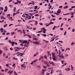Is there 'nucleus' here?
<instances>
[{
    "label": "nucleus",
    "mask_w": 75,
    "mask_h": 75,
    "mask_svg": "<svg viewBox=\"0 0 75 75\" xmlns=\"http://www.w3.org/2000/svg\"><path fill=\"white\" fill-rule=\"evenodd\" d=\"M42 35H43L44 37H47V35L46 34H41Z\"/></svg>",
    "instance_id": "obj_25"
},
{
    "label": "nucleus",
    "mask_w": 75,
    "mask_h": 75,
    "mask_svg": "<svg viewBox=\"0 0 75 75\" xmlns=\"http://www.w3.org/2000/svg\"><path fill=\"white\" fill-rule=\"evenodd\" d=\"M4 11L5 12H6V11H7V9H5L4 10Z\"/></svg>",
    "instance_id": "obj_56"
},
{
    "label": "nucleus",
    "mask_w": 75,
    "mask_h": 75,
    "mask_svg": "<svg viewBox=\"0 0 75 75\" xmlns=\"http://www.w3.org/2000/svg\"><path fill=\"white\" fill-rule=\"evenodd\" d=\"M59 8H62V6H61L59 7Z\"/></svg>",
    "instance_id": "obj_45"
},
{
    "label": "nucleus",
    "mask_w": 75,
    "mask_h": 75,
    "mask_svg": "<svg viewBox=\"0 0 75 75\" xmlns=\"http://www.w3.org/2000/svg\"><path fill=\"white\" fill-rule=\"evenodd\" d=\"M66 34H67V31H65L64 33V35H66Z\"/></svg>",
    "instance_id": "obj_39"
},
{
    "label": "nucleus",
    "mask_w": 75,
    "mask_h": 75,
    "mask_svg": "<svg viewBox=\"0 0 75 75\" xmlns=\"http://www.w3.org/2000/svg\"><path fill=\"white\" fill-rule=\"evenodd\" d=\"M52 65H53V66L55 65V64H54V62H52Z\"/></svg>",
    "instance_id": "obj_31"
},
{
    "label": "nucleus",
    "mask_w": 75,
    "mask_h": 75,
    "mask_svg": "<svg viewBox=\"0 0 75 75\" xmlns=\"http://www.w3.org/2000/svg\"><path fill=\"white\" fill-rule=\"evenodd\" d=\"M52 55L53 57H55V53H52Z\"/></svg>",
    "instance_id": "obj_7"
},
{
    "label": "nucleus",
    "mask_w": 75,
    "mask_h": 75,
    "mask_svg": "<svg viewBox=\"0 0 75 75\" xmlns=\"http://www.w3.org/2000/svg\"><path fill=\"white\" fill-rule=\"evenodd\" d=\"M10 35V33H6V35Z\"/></svg>",
    "instance_id": "obj_58"
},
{
    "label": "nucleus",
    "mask_w": 75,
    "mask_h": 75,
    "mask_svg": "<svg viewBox=\"0 0 75 75\" xmlns=\"http://www.w3.org/2000/svg\"><path fill=\"white\" fill-rule=\"evenodd\" d=\"M28 37L30 38H31V35H28Z\"/></svg>",
    "instance_id": "obj_27"
},
{
    "label": "nucleus",
    "mask_w": 75,
    "mask_h": 75,
    "mask_svg": "<svg viewBox=\"0 0 75 75\" xmlns=\"http://www.w3.org/2000/svg\"><path fill=\"white\" fill-rule=\"evenodd\" d=\"M21 55H20V57H21L22 56H23V55H24V54H23V53H21Z\"/></svg>",
    "instance_id": "obj_43"
},
{
    "label": "nucleus",
    "mask_w": 75,
    "mask_h": 75,
    "mask_svg": "<svg viewBox=\"0 0 75 75\" xmlns=\"http://www.w3.org/2000/svg\"><path fill=\"white\" fill-rule=\"evenodd\" d=\"M3 56L4 57H6V54L5 53H4L3 54Z\"/></svg>",
    "instance_id": "obj_33"
},
{
    "label": "nucleus",
    "mask_w": 75,
    "mask_h": 75,
    "mask_svg": "<svg viewBox=\"0 0 75 75\" xmlns=\"http://www.w3.org/2000/svg\"><path fill=\"white\" fill-rule=\"evenodd\" d=\"M74 42H72V43H71V45L72 46V45H74Z\"/></svg>",
    "instance_id": "obj_35"
},
{
    "label": "nucleus",
    "mask_w": 75,
    "mask_h": 75,
    "mask_svg": "<svg viewBox=\"0 0 75 75\" xmlns=\"http://www.w3.org/2000/svg\"><path fill=\"white\" fill-rule=\"evenodd\" d=\"M71 68L74 69V67H73L72 66V65H71Z\"/></svg>",
    "instance_id": "obj_59"
},
{
    "label": "nucleus",
    "mask_w": 75,
    "mask_h": 75,
    "mask_svg": "<svg viewBox=\"0 0 75 75\" xmlns=\"http://www.w3.org/2000/svg\"><path fill=\"white\" fill-rule=\"evenodd\" d=\"M37 59H35L34 61L33 62H35L36 63V62H37Z\"/></svg>",
    "instance_id": "obj_23"
},
{
    "label": "nucleus",
    "mask_w": 75,
    "mask_h": 75,
    "mask_svg": "<svg viewBox=\"0 0 75 75\" xmlns=\"http://www.w3.org/2000/svg\"><path fill=\"white\" fill-rule=\"evenodd\" d=\"M44 63L45 64H46V66L47 67H49L50 66V64H49V63L47 61H45L44 62Z\"/></svg>",
    "instance_id": "obj_2"
},
{
    "label": "nucleus",
    "mask_w": 75,
    "mask_h": 75,
    "mask_svg": "<svg viewBox=\"0 0 75 75\" xmlns=\"http://www.w3.org/2000/svg\"><path fill=\"white\" fill-rule=\"evenodd\" d=\"M4 21V20H3L2 21H0V23H3Z\"/></svg>",
    "instance_id": "obj_46"
},
{
    "label": "nucleus",
    "mask_w": 75,
    "mask_h": 75,
    "mask_svg": "<svg viewBox=\"0 0 75 75\" xmlns=\"http://www.w3.org/2000/svg\"><path fill=\"white\" fill-rule=\"evenodd\" d=\"M2 52H3V51L0 50V54H2Z\"/></svg>",
    "instance_id": "obj_40"
},
{
    "label": "nucleus",
    "mask_w": 75,
    "mask_h": 75,
    "mask_svg": "<svg viewBox=\"0 0 75 75\" xmlns=\"http://www.w3.org/2000/svg\"><path fill=\"white\" fill-rule=\"evenodd\" d=\"M63 29H64V28H60V30H62V31H63Z\"/></svg>",
    "instance_id": "obj_55"
},
{
    "label": "nucleus",
    "mask_w": 75,
    "mask_h": 75,
    "mask_svg": "<svg viewBox=\"0 0 75 75\" xmlns=\"http://www.w3.org/2000/svg\"><path fill=\"white\" fill-rule=\"evenodd\" d=\"M43 68H45V69H47V66H43Z\"/></svg>",
    "instance_id": "obj_15"
},
{
    "label": "nucleus",
    "mask_w": 75,
    "mask_h": 75,
    "mask_svg": "<svg viewBox=\"0 0 75 75\" xmlns=\"http://www.w3.org/2000/svg\"><path fill=\"white\" fill-rule=\"evenodd\" d=\"M56 57H52V59L53 60V61H55L56 60Z\"/></svg>",
    "instance_id": "obj_13"
},
{
    "label": "nucleus",
    "mask_w": 75,
    "mask_h": 75,
    "mask_svg": "<svg viewBox=\"0 0 75 75\" xmlns=\"http://www.w3.org/2000/svg\"><path fill=\"white\" fill-rule=\"evenodd\" d=\"M14 34V32H12L11 33V35H13Z\"/></svg>",
    "instance_id": "obj_60"
},
{
    "label": "nucleus",
    "mask_w": 75,
    "mask_h": 75,
    "mask_svg": "<svg viewBox=\"0 0 75 75\" xmlns=\"http://www.w3.org/2000/svg\"><path fill=\"white\" fill-rule=\"evenodd\" d=\"M47 52L48 54V55H50V52H49V51Z\"/></svg>",
    "instance_id": "obj_64"
},
{
    "label": "nucleus",
    "mask_w": 75,
    "mask_h": 75,
    "mask_svg": "<svg viewBox=\"0 0 75 75\" xmlns=\"http://www.w3.org/2000/svg\"><path fill=\"white\" fill-rule=\"evenodd\" d=\"M16 13H13V17H14V16H15V15H16Z\"/></svg>",
    "instance_id": "obj_42"
},
{
    "label": "nucleus",
    "mask_w": 75,
    "mask_h": 75,
    "mask_svg": "<svg viewBox=\"0 0 75 75\" xmlns=\"http://www.w3.org/2000/svg\"><path fill=\"white\" fill-rule=\"evenodd\" d=\"M1 32H3V30H4V29H3V28H1Z\"/></svg>",
    "instance_id": "obj_12"
},
{
    "label": "nucleus",
    "mask_w": 75,
    "mask_h": 75,
    "mask_svg": "<svg viewBox=\"0 0 75 75\" xmlns=\"http://www.w3.org/2000/svg\"><path fill=\"white\" fill-rule=\"evenodd\" d=\"M3 16H1L0 18L1 19H3Z\"/></svg>",
    "instance_id": "obj_61"
},
{
    "label": "nucleus",
    "mask_w": 75,
    "mask_h": 75,
    "mask_svg": "<svg viewBox=\"0 0 75 75\" xmlns=\"http://www.w3.org/2000/svg\"><path fill=\"white\" fill-rule=\"evenodd\" d=\"M5 9L7 10V9L8 8H7V6H5Z\"/></svg>",
    "instance_id": "obj_57"
},
{
    "label": "nucleus",
    "mask_w": 75,
    "mask_h": 75,
    "mask_svg": "<svg viewBox=\"0 0 75 75\" xmlns=\"http://www.w3.org/2000/svg\"><path fill=\"white\" fill-rule=\"evenodd\" d=\"M10 72H11V71L10 70L7 72V73L8 74H10Z\"/></svg>",
    "instance_id": "obj_49"
},
{
    "label": "nucleus",
    "mask_w": 75,
    "mask_h": 75,
    "mask_svg": "<svg viewBox=\"0 0 75 75\" xmlns=\"http://www.w3.org/2000/svg\"><path fill=\"white\" fill-rule=\"evenodd\" d=\"M69 14V13H67L63 14V15L64 16H66L67 15H68Z\"/></svg>",
    "instance_id": "obj_20"
},
{
    "label": "nucleus",
    "mask_w": 75,
    "mask_h": 75,
    "mask_svg": "<svg viewBox=\"0 0 75 75\" xmlns=\"http://www.w3.org/2000/svg\"><path fill=\"white\" fill-rule=\"evenodd\" d=\"M14 74H15V75H17V74H17V73H16V72L15 71H14Z\"/></svg>",
    "instance_id": "obj_51"
},
{
    "label": "nucleus",
    "mask_w": 75,
    "mask_h": 75,
    "mask_svg": "<svg viewBox=\"0 0 75 75\" xmlns=\"http://www.w3.org/2000/svg\"><path fill=\"white\" fill-rule=\"evenodd\" d=\"M28 42V41H23V44H24V43H26V42Z\"/></svg>",
    "instance_id": "obj_22"
},
{
    "label": "nucleus",
    "mask_w": 75,
    "mask_h": 75,
    "mask_svg": "<svg viewBox=\"0 0 75 75\" xmlns=\"http://www.w3.org/2000/svg\"><path fill=\"white\" fill-rule=\"evenodd\" d=\"M38 24V22H37V21H35V25H37Z\"/></svg>",
    "instance_id": "obj_44"
},
{
    "label": "nucleus",
    "mask_w": 75,
    "mask_h": 75,
    "mask_svg": "<svg viewBox=\"0 0 75 75\" xmlns=\"http://www.w3.org/2000/svg\"><path fill=\"white\" fill-rule=\"evenodd\" d=\"M0 10H4L3 8V7H0Z\"/></svg>",
    "instance_id": "obj_14"
},
{
    "label": "nucleus",
    "mask_w": 75,
    "mask_h": 75,
    "mask_svg": "<svg viewBox=\"0 0 75 75\" xmlns=\"http://www.w3.org/2000/svg\"><path fill=\"white\" fill-rule=\"evenodd\" d=\"M54 24V22H50L49 24L50 25V24Z\"/></svg>",
    "instance_id": "obj_32"
},
{
    "label": "nucleus",
    "mask_w": 75,
    "mask_h": 75,
    "mask_svg": "<svg viewBox=\"0 0 75 75\" xmlns=\"http://www.w3.org/2000/svg\"><path fill=\"white\" fill-rule=\"evenodd\" d=\"M61 62L62 64H64V62H65V61H64V60H63Z\"/></svg>",
    "instance_id": "obj_24"
},
{
    "label": "nucleus",
    "mask_w": 75,
    "mask_h": 75,
    "mask_svg": "<svg viewBox=\"0 0 75 75\" xmlns=\"http://www.w3.org/2000/svg\"><path fill=\"white\" fill-rule=\"evenodd\" d=\"M11 44L12 46H14V45L15 44V42H14L13 41H12Z\"/></svg>",
    "instance_id": "obj_8"
},
{
    "label": "nucleus",
    "mask_w": 75,
    "mask_h": 75,
    "mask_svg": "<svg viewBox=\"0 0 75 75\" xmlns=\"http://www.w3.org/2000/svg\"><path fill=\"white\" fill-rule=\"evenodd\" d=\"M8 41L10 43H11L12 42H11V40H8Z\"/></svg>",
    "instance_id": "obj_38"
},
{
    "label": "nucleus",
    "mask_w": 75,
    "mask_h": 75,
    "mask_svg": "<svg viewBox=\"0 0 75 75\" xmlns=\"http://www.w3.org/2000/svg\"><path fill=\"white\" fill-rule=\"evenodd\" d=\"M68 8V6H65V7H64V9H65V8Z\"/></svg>",
    "instance_id": "obj_9"
},
{
    "label": "nucleus",
    "mask_w": 75,
    "mask_h": 75,
    "mask_svg": "<svg viewBox=\"0 0 75 75\" xmlns=\"http://www.w3.org/2000/svg\"><path fill=\"white\" fill-rule=\"evenodd\" d=\"M41 30H42V31H47V30L46 29H42Z\"/></svg>",
    "instance_id": "obj_28"
},
{
    "label": "nucleus",
    "mask_w": 75,
    "mask_h": 75,
    "mask_svg": "<svg viewBox=\"0 0 75 75\" xmlns=\"http://www.w3.org/2000/svg\"><path fill=\"white\" fill-rule=\"evenodd\" d=\"M39 24H40V25H43V24H42V23H39Z\"/></svg>",
    "instance_id": "obj_50"
},
{
    "label": "nucleus",
    "mask_w": 75,
    "mask_h": 75,
    "mask_svg": "<svg viewBox=\"0 0 75 75\" xmlns=\"http://www.w3.org/2000/svg\"><path fill=\"white\" fill-rule=\"evenodd\" d=\"M64 25V23H62L61 24V27H62V25Z\"/></svg>",
    "instance_id": "obj_54"
},
{
    "label": "nucleus",
    "mask_w": 75,
    "mask_h": 75,
    "mask_svg": "<svg viewBox=\"0 0 75 75\" xmlns=\"http://www.w3.org/2000/svg\"><path fill=\"white\" fill-rule=\"evenodd\" d=\"M21 30H19L17 32V33H19V32H21Z\"/></svg>",
    "instance_id": "obj_52"
},
{
    "label": "nucleus",
    "mask_w": 75,
    "mask_h": 75,
    "mask_svg": "<svg viewBox=\"0 0 75 75\" xmlns=\"http://www.w3.org/2000/svg\"><path fill=\"white\" fill-rule=\"evenodd\" d=\"M10 50H11V51H13V49L12 47H11L10 48Z\"/></svg>",
    "instance_id": "obj_47"
},
{
    "label": "nucleus",
    "mask_w": 75,
    "mask_h": 75,
    "mask_svg": "<svg viewBox=\"0 0 75 75\" xmlns=\"http://www.w3.org/2000/svg\"><path fill=\"white\" fill-rule=\"evenodd\" d=\"M2 35H6V33H5L3 32L2 33Z\"/></svg>",
    "instance_id": "obj_30"
},
{
    "label": "nucleus",
    "mask_w": 75,
    "mask_h": 75,
    "mask_svg": "<svg viewBox=\"0 0 75 75\" xmlns=\"http://www.w3.org/2000/svg\"><path fill=\"white\" fill-rule=\"evenodd\" d=\"M70 70H71L70 68H68L67 69V71H70Z\"/></svg>",
    "instance_id": "obj_48"
},
{
    "label": "nucleus",
    "mask_w": 75,
    "mask_h": 75,
    "mask_svg": "<svg viewBox=\"0 0 75 75\" xmlns=\"http://www.w3.org/2000/svg\"><path fill=\"white\" fill-rule=\"evenodd\" d=\"M58 56L59 57V58H62V59H64V56H63V55H58Z\"/></svg>",
    "instance_id": "obj_3"
},
{
    "label": "nucleus",
    "mask_w": 75,
    "mask_h": 75,
    "mask_svg": "<svg viewBox=\"0 0 75 75\" xmlns=\"http://www.w3.org/2000/svg\"><path fill=\"white\" fill-rule=\"evenodd\" d=\"M10 14H9L6 15L7 17H8V16H10Z\"/></svg>",
    "instance_id": "obj_29"
},
{
    "label": "nucleus",
    "mask_w": 75,
    "mask_h": 75,
    "mask_svg": "<svg viewBox=\"0 0 75 75\" xmlns=\"http://www.w3.org/2000/svg\"><path fill=\"white\" fill-rule=\"evenodd\" d=\"M9 6L10 7H13V6L12 5H10Z\"/></svg>",
    "instance_id": "obj_62"
},
{
    "label": "nucleus",
    "mask_w": 75,
    "mask_h": 75,
    "mask_svg": "<svg viewBox=\"0 0 75 75\" xmlns=\"http://www.w3.org/2000/svg\"><path fill=\"white\" fill-rule=\"evenodd\" d=\"M8 25V24H5L4 25V28H5V27H7V25Z\"/></svg>",
    "instance_id": "obj_21"
},
{
    "label": "nucleus",
    "mask_w": 75,
    "mask_h": 75,
    "mask_svg": "<svg viewBox=\"0 0 75 75\" xmlns=\"http://www.w3.org/2000/svg\"><path fill=\"white\" fill-rule=\"evenodd\" d=\"M35 17L39 16V15H38V14H36L35 15Z\"/></svg>",
    "instance_id": "obj_41"
},
{
    "label": "nucleus",
    "mask_w": 75,
    "mask_h": 75,
    "mask_svg": "<svg viewBox=\"0 0 75 75\" xmlns=\"http://www.w3.org/2000/svg\"><path fill=\"white\" fill-rule=\"evenodd\" d=\"M38 54V52L37 53L35 54H34V56L35 57Z\"/></svg>",
    "instance_id": "obj_11"
},
{
    "label": "nucleus",
    "mask_w": 75,
    "mask_h": 75,
    "mask_svg": "<svg viewBox=\"0 0 75 75\" xmlns=\"http://www.w3.org/2000/svg\"><path fill=\"white\" fill-rule=\"evenodd\" d=\"M27 44V43H25L24 45V47H28V46H29V45H29L28 46L27 45H26Z\"/></svg>",
    "instance_id": "obj_18"
},
{
    "label": "nucleus",
    "mask_w": 75,
    "mask_h": 75,
    "mask_svg": "<svg viewBox=\"0 0 75 75\" xmlns=\"http://www.w3.org/2000/svg\"><path fill=\"white\" fill-rule=\"evenodd\" d=\"M40 59H43V58H44V57H43V56H41L40 57Z\"/></svg>",
    "instance_id": "obj_26"
},
{
    "label": "nucleus",
    "mask_w": 75,
    "mask_h": 75,
    "mask_svg": "<svg viewBox=\"0 0 75 75\" xmlns=\"http://www.w3.org/2000/svg\"><path fill=\"white\" fill-rule=\"evenodd\" d=\"M75 31V29L73 28L72 29V32L74 33V32Z\"/></svg>",
    "instance_id": "obj_34"
},
{
    "label": "nucleus",
    "mask_w": 75,
    "mask_h": 75,
    "mask_svg": "<svg viewBox=\"0 0 75 75\" xmlns=\"http://www.w3.org/2000/svg\"><path fill=\"white\" fill-rule=\"evenodd\" d=\"M33 43H34L35 44H37V45H40V43H39V42H34V41H33Z\"/></svg>",
    "instance_id": "obj_4"
},
{
    "label": "nucleus",
    "mask_w": 75,
    "mask_h": 75,
    "mask_svg": "<svg viewBox=\"0 0 75 75\" xmlns=\"http://www.w3.org/2000/svg\"><path fill=\"white\" fill-rule=\"evenodd\" d=\"M61 11V9H58V10L57 11V13H58V14H60Z\"/></svg>",
    "instance_id": "obj_5"
},
{
    "label": "nucleus",
    "mask_w": 75,
    "mask_h": 75,
    "mask_svg": "<svg viewBox=\"0 0 75 75\" xmlns=\"http://www.w3.org/2000/svg\"><path fill=\"white\" fill-rule=\"evenodd\" d=\"M13 59H14V60H17V58H15V57H13Z\"/></svg>",
    "instance_id": "obj_36"
},
{
    "label": "nucleus",
    "mask_w": 75,
    "mask_h": 75,
    "mask_svg": "<svg viewBox=\"0 0 75 75\" xmlns=\"http://www.w3.org/2000/svg\"><path fill=\"white\" fill-rule=\"evenodd\" d=\"M33 40H37L38 39H37L36 38H33Z\"/></svg>",
    "instance_id": "obj_10"
},
{
    "label": "nucleus",
    "mask_w": 75,
    "mask_h": 75,
    "mask_svg": "<svg viewBox=\"0 0 75 75\" xmlns=\"http://www.w3.org/2000/svg\"><path fill=\"white\" fill-rule=\"evenodd\" d=\"M13 71H11L9 75H11V74H12V73H13Z\"/></svg>",
    "instance_id": "obj_19"
},
{
    "label": "nucleus",
    "mask_w": 75,
    "mask_h": 75,
    "mask_svg": "<svg viewBox=\"0 0 75 75\" xmlns=\"http://www.w3.org/2000/svg\"><path fill=\"white\" fill-rule=\"evenodd\" d=\"M67 63H65L64 64H63V66H62V67H63L64 66H65V65H67Z\"/></svg>",
    "instance_id": "obj_37"
},
{
    "label": "nucleus",
    "mask_w": 75,
    "mask_h": 75,
    "mask_svg": "<svg viewBox=\"0 0 75 75\" xmlns=\"http://www.w3.org/2000/svg\"><path fill=\"white\" fill-rule=\"evenodd\" d=\"M6 66L7 67H8V64H6Z\"/></svg>",
    "instance_id": "obj_63"
},
{
    "label": "nucleus",
    "mask_w": 75,
    "mask_h": 75,
    "mask_svg": "<svg viewBox=\"0 0 75 75\" xmlns=\"http://www.w3.org/2000/svg\"><path fill=\"white\" fill-rule=\"evenodd\" d=\"M16 48H17V49H18V50H21V49H22L23 48H20L19 47H15V49H16Z\"/></svg>",
    "instance_id": "obj_6"
},
{
    "label": "nucleus",
    "mask_w": 75,
    "mask_h": 75,
    "mask_svg": "<svg viewBox=\"0 0 75 75\" xmlns=\"http://www.w3.org/2000/svg\"><path fill=\"white\" fill-rule=\"evenodd\" d=\"M44 58H45V59H47V56H46V55H45L44 56Z\"/></svg>",
    "instance_id": "obj_16"
},
{
    "label": "nucleus",
    "mask_w": 75,
    "mask_h": 75,
    "mask_svg": "<svg viewBox=\"0 0 75 75\" xmlns=\"http://www.w3.org/2000/svg\"><path fill=\"white\" fill-rule=\"evenodd\" d=\"M45 71H46V69H42V71L40 72V75H44V73L45 72Z\"/></svg>",
    "instance_id": "obj_1"
},
{
    "label": "nucleus",
    "mask_w": 75,
    "mask_h": 75,
    "mask_svg": "<svg viewBox=\"0 0 75 75\" xmlns=\"http://www.w3.org/2000/svg\"><path fill=\"white\" fill-rule=\"evenodd\" d=\"M4 43H0V45H4Z\"/></svg>",
    "instance_id": "obj_53"
},
{
    "label": "nucleus",
    "mask_w": 75,
    "mask_h": 75,
    "mask_svg": "<svg viewBox=\"0 0 75 75\" xmlns=\"http://www.w3.org/2000/svg\"><path fill=\"white\" fill-rule=\"evenodd\" d=\"M37 8H38V6H35V8H34L35 10H36Z\"/></svg>",
    "instance_id": "obj_17"
}]
</instances>
